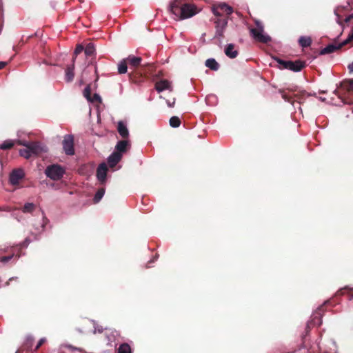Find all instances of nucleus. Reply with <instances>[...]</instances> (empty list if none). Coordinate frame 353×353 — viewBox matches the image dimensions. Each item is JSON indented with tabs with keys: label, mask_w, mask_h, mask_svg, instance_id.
I'll return each instance as SVG.
<instances>
[{
	"label": "nucleus",
	"mask_w": 353,
	"mask_h": 353,
	"mask_svg": "<svg viewBox=\"0 0 353 353\" xmlns=\"http://www.w3.org/2000/svg\"><path fill=\"white\" fill-rule=\"evenodd\" d=\"M350 72H353V61L348 65Z\"/></svg>",
	"instance_id": "79ce46f5"
},
{
	"label": "nucleus",
	"mask_w": 353,
	"mask_h": 353,
	"mask_svg": "<svg viewBox=\"0 0 353 353\" xmlns=\"http://www.w3.org/2000/svg\"><path fill=\"white\" fill-rule=\"evenodd\" d=\"M170 125L172 128H178L181 125V120L178 117L174 116L170 119Z\"/></svg>",
	"instance_id": "c85d7f7f"
},
{
	"label": "nucleus",
	"mask_w": 353,
	"mask_h": 353,
	"mask_svg": "<svg viewBox=\"0 0 353 353\" xmlns=\"http://www.w3.org/2000/svg\"><path fill=\"white\" fill-rule=\"evenodd\" d=\"M212 11L215 17L222 18L223 17H225L228 18L233 12V8L223 3L214 5L212 8Z\"/></svg>",
	"instance_id": "39448f33"
},
{
	"label": "nucleus",
	"mask_w": 353,
	"mask_h": 353,
	"mask_svg": "<svg viewBox=\"0 0 353 353\" xmlns=\"http://www.w3.org/2000/svg\"><path fill=\"white\" fill-rule=\"evenodd\" d=\"M128 63L125 59H123L118 65L119 74H125L128 71Z\"/></svg>",
	"instance_id": "5701e85b"
},
{
	"label": "nucleus",
	"mask_w": 353,
	"mask_h": 353,
	"mask_svg": "<svg viewBox=\"0 0 353 353\" xmlns=\"http://www.w3.org/2000/svg\"><path fill=\"white\" fill-rule=\"evenodd\" d=\"M45 342H46V339H44V338L41 339L39 341V342H38V343H37V346L35 347V350H39V347H41V345L45 343Z\"/></svg>",
	"instance_id": "c9c22d12"
},
{
	"label": "nucleus",
	"mask_w": 353,
	"mask_h": 353,
	"mask_svg": "<svg viewBox=\"0 0 353 353\" xmlns=\"http://www.w3.org/2000/svg\"><path fill=\"white\" fill-rule=\"evenodd\" d=\"M228 17H223L222 18L215 17L212 19L215 23V37H224V32L228 26Z\"/></svg>",
	"instance_id": "0eeeda50"
},
{
	"label": "nucleus",
	"mask_w": 353,
	"mask_h": 353,
	"mask_svg": "<svg viewBox=\"0 0 353 353\" xmlns=\"http://www.w3.org/2000/svg\"><path fill=\"white\" fill-rule=\"evenodd\" d=\"M341 85L347 91L353 92V79L344 80Z\"/></svg>",
	"instance_id": "4be33fe9"
},
{
	"label": "nucleus",
	"mask_w": 353,
	"mask_h": 353,
	"mask_svg": "<svg viewBox=\"0 0 353 353\" xmlns=\"http://www.w3.org/2000/svg\"><path fill=\"white\" fill-rule=\"evenodd\" d=\"M3 7V0H0V8H2Z\"/></svg>",
	"instance_id": "c03bdc74"
},
{
	"label": "nucleus",
	"mask_w": 353,
	"mask_h": 353,
	"mask_svg": "<svg viewBox=\"0 0 353 353\" xmlns=\"http://www.w3.org/2000/svg\"><path fill=\"white\" fill-rule=\"evenodd\" d=\"M91 91H92L91 84H88L83 90V96L85 98H86L87 100L90 99Z\"/></svg>",
	"instance_id": "2f4dec72"
},
{
	"label": "nucleus",
	"mask_w": 353,
	"mask_h": 353,
	"mask_svg": "<svg viewBox=\"0 0 353 353\" xmlns=\"http://www.w3.org/2000/svg\"><path fill=\"white\" fill-rule=\"evenodd\" d=\"M297 91V87H289L285 89H279V92L281 94V97L287 102L294 105L295 102L301 103V100L303 99L305 92H300L295 93Z\"/></svg>",
	"instance_id": "f03ea898"
},
{
	"label": "nucleus",
	"mask_w": 353,
	"mask_h": 353,
	"mask_svg": "<svg viewBox=\"0 0 353 353\" xmlns=\"http://www.w3.org/2000/svg\"><path fill=\"white\" fill-rule=\"evenodd\" d=\"M117 353H132V349L129 344L123 343L119 345Z\"/></svg>",
	"instance_id": "393cba45"
},
{
	"label": "nucleus",
	"mask_w": 353,
	"mask_h": 353,
	"mask_svg": "<svg viewBox=\"0 0 353 353\" xmlns=\"http://www.w3.org/2000/svg\"><path fill=\"white\" fill-rule=\"evenodd\" d=\"M117 131L123 139H125L128 138L129 131L125 123L123 121H119L118 122Z\"/></svg>",
	"instance_id": "2eb2a0df"
},
{
	"label": "nucleus",
	"mask_w": 353,
	"mask_h": 353,
	"mask_svg": "<svg viewBox=\"0 0 353 353\" xmlns=\"http://www.w3.org/2000/svg\"><path fill=\"white\" fill-rule=\"evenodd\" d=\"M11 259H12V256H3V257L1 259V262H3V263H6V262L9 261Z\"/></svg>",
	"instance_id": "e433bc0d"
},
{
	"label": "nucleus",
	"mask_w": 353,
	"mask_h": 353,
	"mask_svg": "<svg viewBox=\"0 0 353 353\" xmlns=\"http://www.w3.org/2000/svg\"><path fill=\"white\" fill-rule=\"evenodd\" d=\"M65 173V170L58 164L48 166L45 170L46 176L54 181L61 179Z\"/></svg>",
	"instance_id": "20e7f679"
},
{
	"label": "nucleus",
	"mask_w": 353,
	"mask_h": 353,
	"mask_svg": "<svg viewBox=\"0 0 353 353\" xmlns=\"http://www.w3.org/2000/svg\"><path fill=\"white\" fill-rule=\"evenodd\" d=\"M105 194V188H99L97 192H96L94 198H93V201L94 203H97L99 202V201L102 199V197Z\"/></svg>",
	"instance_id": "bb28decb"
},
{
	"label": "nucleus",
	"mask_w": 353,
	"mask_h": 353,
	"mask_svg": "<svg viewBox=\"0 0 353 353\" xmlns=\"http://www.w3.org/2000/svg\"><path fill=\"white\" fill-rule=\"evenodd\" d=\"M130 145L129 141L123 139L121 141H119L117 142L116 146H115V151L114 152H119L120 154H122L123 152H125L128 150V147Z\"/></svg>",
	"instance_id": "dca6fc26"
},
{
	"label": "nucleus",
	"mask_w": 353,
	"mask_h": 353,
	"mask_svg": "<svg viewBox=\"0 0 353 353\" xmlns=\"http://www.w3.org/2000/svg\"><path fill=\"white\" fill-rule=\"evenodd\" d=\"M129 77H130V78L131 79H132V74L131 73H130V74H129Z\"/></svg>",
	"instance_id": "49530a36"
},
{
	"label": "nucleus",
	"mask_w": 353,
	"mask_h": 353,
	"mask_svg": "<svg viewBox=\"0 0 353 353\" xmlns=\"http://www.w3.org/2000/svg\"><path fill=\"white\" fill-rule=\"evenodd\" d=\"M84 52L86 56L90 57L94 54L95 48L92 43H89L86 45Z\"/></svg>",
	"instance_id": "b1692460"
},
{
	"label": "nucleus",
	"mask_w": 353,
	"mask_h": 353,
	"mask_svg": "<svg viewBox=\"0 0 353 353\" xmlns=\"http://www.w3.org/2000/svg\"><path fill=\"white\" fill-rule=\"evenodd\" d=\"M63 149L67 155H73L74 154V137L71 134H67L63 140Z\"/></svg>",
	"instance_id": "1a4fd4ad"
},
{
	"label": "nucleus",
	"mask_w": 353,
	"mask_h": 353,
	"mask_svg": "<svg viewBox=\"0 0 353 353\" xmlns=\"http://www.w3.org/2000/svg\"><path fill=\"white\" fill-rule=\"evenodd\" d=\"M255 28L250 29V34L256 41L268 43L271 41L270 36L264 34V26L263 23L259 20H255Z\"/></svg>",
	"instance_id": "7ed1b4c3"
},
{
	"label": "nucleus",
	"mask_w": 353,
	"mask_h": 353,
	"mask_svg": "<svg viewBox=\"0 0 353 353\" xmlns=\"http://www.w3.org/2000/svg\"><path fill=\"white\" fill-rule=\"evenodd\" d=\"M353 32V27L352 28V30H351V33Z\"/></svg>",
	"instance_id": "8fccbe9b"
},
{
	"label": "nucleus",
	"mask_w": 353,
	"mask_h": 353,
	"mask_svg": "<svg viewBox=\"0 0 353 353\" xmlns=\"http://www.w3.org/2000/svg\"><path fill=\"white\" fill-rule=\"evenodd\" d=\"M288 69L294 72L301 71L305 66V62L300 60L296 61H290L288 63Z\"/></svg>",
	"instance_id": "4468645a"
},
{
	"label": "nucleus",
	"mask_w": 353,
	"mask_h": 353,
	"mask_svg": "<svg viewBox=\"0 0 353 353\" xmlns=\"http://www.w3.org/2000/svg\"><path fill=\"white\" fill-rule=\"evenodd\" d=\"M94 70H95V73H97V67H95Z\"/></svg>",
	"instance_id": "de8ad7c7"
},
{
	"label": "nucleus",
	"mask_w": 353,
	"mask_h": 353,
	"mask_svg": "<svg viewBox=\"0 0 353 353\" xmlns=\"http://www.w3.org/2000/svg\"><path fill=\"white\" fill-rule=\"evenodd\" d=\"M352 41H353V32L350 33L349 34L348 37L344 41H343L342 43H341L338 45H336L334 43L329 44L328 46H327L325 48H323L321 50L320 54L323 55V54L332 53V52L341 49V48H343V46L348 44L349 43H350Z\"/></svg>",
	"instance_id": "423d86ee"
},
{
	"label": "nucleus",
	"mask_w": 353,
	"mask_h": 353,
	"mask_svg": "<svg viewBox=\"0 0 353 353\" xmlns=\"http://www.w3.org/2000/svg\"><path fill=\"white\" fill-rule=\"evenodd\" d=\"M299 43L302 48H307L312 44V39L310 37L301 36L299 39Z\"/></svg>",
	"instance_id": "aec40b11"
},
{
	"label": "nucleus",
	"mask_w": 353,
	"mask_h": 353,
	"mask_svg": "<svg viewBox=\"0 0 353 353\" xmlns=\"http://www.w3.org/2000/svg\"><path fill=\"white\" fill-rule=\"evenodd\" d=\"M19 154L21 157L26 159H28L32 155L30 149L27 147H26L24 149H21L19 150Z\"/></svg>",
	"instance_id": "c756f323"
},
{
	"label": "nucleus",
	"mask_w": 353,
	"mask_h": 353,
	"mask_svg": "<svg viewBox=\"0 0 353 353\" xmlns=\"http://www.w3.org/2000/svg\"><path fill=\"white\" fill-rule=\"evenodd\" d=\"M88 101H90L92 103H94V102H97V103H101V98L100 97V95L99 94H97V93H94L93 94V96L90 97V100H88Z\"/></svg>",
	"instance_id": "473e14b6"
},
{
	"label": "nucleus",
	"mask_w": 353,
	"mask_h": 353,
	"mask_svg": "<svg viewBox=\"0 0 353 353\" xmlns=\"http://www.w3.org/2000/svg\"><path fill=\"white\" fill-rule=\"evenodd\" d=\"M205 65L212 70L216 71L219 68V64L214 59H208L205 61Z\"/></svg>",
	"instance_id": "412c9836"
},
{
	"label": "nucleus",
	"mask_w": 353,
	"mask_h": 353,
	"mask_svg": "<svg viewBox=\"0 0 353 353\" xmlns=\"http://www.w3.org/2000/svg\"><path fill=\"white\" fill-rule=\"evenodd\" d=\"M24 243L28 244L30 243V240L28 239H26Z\"/></svg>",
	"instance_id": "37998d69"
},
{
	"label": "nucleus",
	"mask_w": 353,
	"mask_h": 353,
	"mask_svg": "<svg viewBox=\"0 0 353 353\" xmlns=\"http://www.w3.org/2000/svg\"><path fill=\"white\" fill-rule=\"evenodd\" d=\"M74 62L71 65L67 67L65 71V79L67 82H71L74 77Z\"/></svg>",
	"instance_id": "a211bd4d"
},
{
	"label": "nucleus",
	"mask_w": 353,
	"mask_h": 353,
	"mask_svg": "<svg viewBox=\"0 0 353 353\" xmlns=\"http://www.w3.org/2000/svg\"><path fill=\"white\" fill-rule=\"evenodd\" d=\"M84 50V47L81 44H79L77 46L74 52V57L72 58V62L75 61V59L78 54L81 53Z\"/></svg>",
	"instance_id": "7c9ffc66"
},
{
	"label": "nucleus",
	"mask_w": 353,
	"mask_h": 353,
	"mask_svg": "<svg viewBox=\"0 0 353 353\" xmlns=\"http://www.w3.org/2000/svg\"><path fill=\"white\" fill-rule=\"evenodd\" d=\"M122 158V154L113 152L108 158V163L110 168H114Z\"/></svg>",
	"instance_id": "ddd939ff"
},
{
	"label": "nucleus",
	"mask_w": 353,
	"mask_h": 353,
	"mask_svg": "<svg viewBox=\"0 0 353 353\" xmlns=\"http://www.w3.org/2000/svg\"><path fill=\"white\" fill-rule=\"evenodd\" d=\"M225 54L226 56L231 59L236 57L238 51L234 50V45L232 43L228 44L225 49Z\"/></svg>",
	"instance_id": "6ab92c4d"
},
{
	"label": "nucleus",
	"mask_w": 353,
	"mask_h": 353,
	"mask_svg": "<svg viewBox=\"0 0 353 353\" xmlns=\"http://www.w3.org/2000/svg\"><path fill=\"white\" fill-rule=\"evenodd\" d=\"M98 79H99V77H98V75H97L96 81H97Z\"/></svg>",
	"instance_id": "09e8293b"
},
{
	"label": "nucleus",
	"mask_w": 353,
	"mask_h": 353,
	"mask_svg": "<svg viewBox=\"0 0 353 353\" xmlns=\"http://www.w3.org/2000/svg\"><path fill=\"white\" fill-rule=\"evenodd\" d=\"M349 290V288L347 287H345L344 288H341V290H339L338 292H337V294H339V295H342L343 294L344 292Z\"/></svg>",
	"instance_id": "58836bf2"
},
{
	"label": "nucleus",
	"mask_w": 353,
	"mask_h": 353,
	"mask_svg": "<svg viewBox=\"0 0 353 353\" xmlns=\"http://www.w3.org/2000/svg\"><path fill=\"white\" fill-rule=\"evenodd\" d=\"M278 63L280 64L281 68L284 69H288V63L290 61H284L281 59H278Z\"/></svg>",
	"instance_id": "72a5a7b5"
},
{
	"label": "nucleus",
	"mask_w": 353,
	"mask_h": 353,
	"mask_svg": "<svg viewBox=\"0 0 353 353\" xmlns=\"http://www.w3.org/2000/svg\"><path fill=\"white\" fill-rule=\"evenodd\" d=\"M23 44V41H21L20 42H19V45L22 46Z\"/></svg>",
	"instance_id": "a18cd8bd"
},
{
	"label": "nucleus",
	"mask_w": 353,
	"mask_h": 353,
	"mask_svg": "<svg viewBox=\"0 0 353 353\" xmlns=\"http://www.w3.org/2000/svg\"><path fill=\"white\" fill-rule=\"evenodd\" d=\"M108 167L105 163H101L97 169V177L101 184L106 181Z\"/></svg>",
	"instance_id": "9b49d317"
},
{
	"label": "nucleus",
	"mask_w": 353,
	"mask_h": 353,
	"mask_svg": "<svg viewBox=\"0 0 353 353\" xmlns=\"http://www.w3.org/2000/svg\"><path fill=\"white\" fill-rule=\"evenodd\" d=\"M79 1H80V2H83V0H79Z\"/></svg>",
	"instance_id": "3c124183"
},
{
	"label": "nucleus",
	"mask_w": 353,
	"mask_h": 353,
	"mask_svg": "<svg viewBox=\"0 0 353 353\" xmlns=\"http://www.w3.org/2000/svg\"><path fill=\"white\" fill-rule=\"evenodd\" d=\"M125 60L130 68H137L139 66H146L149 63L141 64L142 59L141 57L129 55Z\"/></svg>",
	"instance_id": "f8f14e48"
},
{
	"label": "nucleus",
	"mask_w": 353,
	"mask_h": 353,
	"mask_svg": "<svg viewBox=\"0 0 353 353\" xmlns=\"http://www.w3.org/2000/svg\"><path fill=\"white\" fill-rule=\"evenodd\" d=\"M15 143H17V141L6 140L0 145V148L3 150H10L14 145Z\"/></svg>",
	"instance_id": "a878e982"
},
{
	"label": "nucleus",
	"mask_w": 353,
	"mask_h": 353,
	"mask_svg": "<svg viewBox=\"0 0 353 353\" xmlns=\"http://www.w3.org/2000/svg\"><path fill=\"white\" fill-rule=\"evenodd\" d=\"M175 103V99H173L172 101H170V100L167 101V104L170 108H173L174 106Z\"/></svg>",
	"instance_id": "4c0bfd02"
},
{
	"label": "nucleus",
	"mask_w": 353,
	"mask_h": 353,
	"mask_svg": "<svg viewBox=\"0 0 353 353\" xmlns=\"http://www.w3.org/2000/svg\"><path fill=\"white\" fill-rule=\"evenodd\" d=\"M6 62L0 61V70L3 69L6 65Z\"/></svg>",
	"instance_id": "ea45409f"
},
{
	"label": "nucleus",
	"mask_w": 353,
	"mask_h": 353,
	"mask_svg": "<svg viewBox=\"0 0 353 353\" xmlns=\"http://www.w3.org/2000/svg\"><path fill=\"white\" fill-rule=\"evenodd\" d=\"M170 10L178 19L190 18L198 12L195 5L183 3V0L172 1L170 4Z\"/></svg>",
	"instance_id": "f257e3e1"
},
{
	"label": "nucleus",
	"mask_w": 353,
	"mask_h": 353,
	"mask_svg": "<svg viewBox=\"0 0 353 353\" xmlns=\"http://www.w3.org/2000/svg\"><path fill=\"white\" fill-rule=\"evenodd\" d=\"M17 144L28 148L32 155H38L44 150L43 146L39 142H27L25 141L18 140Z\"/></svg>",
	"instance_id": "6e6552de"
},
{
	"label": "nucleus",
	"mask_w": 353,
	"mask_h": 353,
	"mask_svg": "<svg viewBox=\"0 0 353 353\" xmlns=\"http://www.w3.org/2000/svg\"><path fill=\"white\" fill-rule=\"evenodd\" d=\"M170 88V83L166 80H161L155 83V89L161 92L165 90H169Z\"/></svg>",
	"instance_id": "f3484780"
},
{
	"label": "nucleus",
	"mask_w": 353,
	"mask_h": 353,
	"mask_svg": "<svg viewBox=\"0 0 353 353\" xmlns=\"http://www.w3.org/2000/svg\"><path fill=\"white\" fill-rule=\"evenodd\" d=\"M352 19H353V14H352L349 15V16L345 19V21H346V22H348V21H350Z\"/></svg>",
	"instance_id": "a19ab883"
},
{
	"label": "nucleus",
	"mask_w": 353,
	"mask_h": 353,
	"mask_svg": "<svg viewBox=\"0 0 353 353\" xmlns=\"http://www.w3.org/2000/svg\"><path fill=\"white\" fill-rule=\"evenodd\" d=\"M48 222H49L48 219L45 216H43V223H42L41 226V231L44 230L45 227L48 223Z\"/></svg>",
	"instance_id": "f704fd0d"
},
{
	"label": "nucleus",
	"mask_w": 353,
	"mask_h": 353,
	"mask_svg": "<svg viewBox=\"0 0 353 353\" xmlns=\"http://www.w3.org/2000/svg\"><path fill=\"white\" fill-rule=\"evenodd\" d=\"M25 173L23 170L21 168L14 169L10 174V183L13 185H18L19 181L23 179Z\"/></svg>",
	"instance_id": "9d476101"
},
{
	"label": "nucleus",
	"mask_w": 353,
	"mask_h": 353,
	"mask_svg": "<svg viewBox=\"0 0 353 353\" xmlns=\"http://www.w3.org/2000/svg\"><path fill=\"white\" fill-rule=\"evenodd\" d=\"M35 209V205L32 203H26L23 209H22V211L24 213H30V212H32L34 211V210Z\"/></svg>",
	"instance_id": "cd10ccee"
}]
</instances>
